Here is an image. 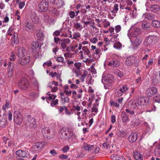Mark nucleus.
<instances>
[{"label":"nucleus","instance_id":"f257e3e1","mask_svg":"<svg viewBox=\"0 0 160 160\" xmlns=\"http://www.w3.org/2000/svg\"><path fill=\"white\" fill-rule=\"evenodd\" d=\"M59 135L61 138L66 140L71 138L73 135L74 133L72 128L63 127L60 130Z\"/></svg>","mask_w":160,"mask_h":160},{"label":"nucleus","instance_id":"f03ea898","mask_svg":"<svg viewBox=\"0 0 160 160\" xmlns=\"http://www.w3.org/2000/svg\"><path fill=\"white\" fill-rule=\"evenodd\" d=\"M149 101V99L147 97H142L138 98V106L137 107L138 110L135 112L137 114H140L144 112V107L142 108V106L144 107L146 105Z\"/></svg>","mask_w":160,"mask_h":160},{"label":"nucleus","instance_id":"7ed1b4c3","mask_svg":"<svg viewBox=\"0 0 160 160\" xmlns=\"http://www.w3.org/2000/svg\"><path fill=\"white\" fill-rule=\"evenodd\" d=\"M139 60L133 56H130L128 57L126 60L125 64L128 66L132 65L137 67L138 66Z\"/></svg>","mask_w":160,"mask_h":160},{"label":"nucleus","instance_id":"20e7f679","mask_svg":"<svg viewBox=\"0 0 160 160\" xmlns=\"http://www.w3.org/2000/svg\"><path fill=\"white\" fill-rule=\"evenodd\" d=\"M18 86L19 88L22 90H27L29 86L28 80L24 78H22L18 82Z\"/></svg>","mask_w":160,"mask_h":160},{"label":"nucleus","instance_id":"39448f33","mask_svg":"<svg viewBox=\"0 0 160 160\" xmlns=\"http://www.w3.org/2000/svg\"><path fill=\"white\" fill-rule=\"evenodd\" d=\"M48 3L45 0H43L38 4V10L40 12H45L48 9Z\"/></svg>","mask_w":160,"mask_h":160},{"label":"nucleus","instance_id":"423d86ee","mask_svg":"<svg viewBox=\"0 0 160 160\" xmlns=\"http://www.w3.org/2000/svg\"><path fill=\"white\" fill-rule=\"evenodd\" d=\"M128 89L129 88L127 85L120 86L119 89H118L116 92V95L118 97H120L123 94H125Z\"/></svg>","mask_w":160,"mask_h":160},{"label":"nucleus","instance_id":"0eeeda50","mask_svg":"<svg viewBox=\"0 0 160 160\" xmlns=\"http://www.w3.org/2000/svg\"><path fill=\"white\" fill-rule=\"evenodd\" d=\"M14 121L17 125H20L23 121L22 115L18 112H15L13 114Z\"/></svg>","mask_w":160,"mask_h":160},{"label":"nucleus","instance_id":"6e6552de","mask_svg":"<svg viewBox=\"0 0 160 160\" xmlns=\"http://www.w3.org/2000/svg\"><path fill=\"white\" fill-rule=\"evenodd\" d=\"M51 130L52 129H49L48 128L46 127L42 129V132L43 137L45 138H47L48 139L50 138L53 137Z\"/></svg>","mask_w":160,"mask_h":160},{"label":"nucleus","instance_id":"1a4fd4ad","mask_svg":"<svg viewBox=\"0 0 160 160\" xmlns=\"http://www.w3.org/2000/svg\"><path fill=\"white\" fill-rule=\"evenodd\" d=\"M26 123L31 128H35L37 127L35 119L30 116L28 117Z\"/></svg>","mask_w":160,"mask_h":160},{"label":"nucleus","instance_id":"9d476101","mask_svg":"<svg viewBox=\"0 0 160 160\" xmlns=\"http://www.w3.org/2000/svg\"><path fill=\"white\" fill-rule=\"evenodd\" d=\"M7 117L6 114L3 113L2 116H0V127L5 128L7 124Z\"/></svg>","mask_w":160,"mask_h":160},{"label":"nucleus","instance_id":"9b49d317","mask_svg":"<svg viewBox=\"0 0 160 160\" xmlns=\"http://www.w3.org/2000/svg\"><path fill=\"white\" fill-rule=\"evenodd\" d=\"M157 91L158 89L156 87H152L148 89L146 91V93L148 96L151 97L155 94Z\"/></svg>","mask_w":160,"mask_h":160},{"label":"nucleus","instance_id":"f8f14e48","mask_svg":"<svg viewBox=\"0 0 160 160\" xmlns=\"http://www.w3.org/2000/svg\"><path fill=\"white\" fill-rule=\"evenodd\" d=\"M15 153L17 156L20 157L27 158L29 156L28 152L27 150H19L16 152Z\"/></svg>","mask_w":160,"mask_h":160},{"label":"nucleus","instance_id":"ddd939ff","mask_svg":"<svg viewBox=\"0 0 160 160\" xmlns=\"http://www.w3.org/2000/svg\"><path fill=\"white\" fill-rule=\"evenodd\" d=\"M14 68V63L13 62H9L8 65V72L7 75L9 78L11 77L13 74V70Z\"/></svg>","mask_w":160,"mask_h":160},{"label":"nucleus","instance_id":"4468645a","mask_svg":"<svg viewBox=\"0 0 160 160\" xmlns=\"http://www.w3.org/2000/svg\"><path fill=\"white\" fill-rule=\"evenodd\" d=\"M71 41L68 38H63L61 39V46L63 49L66 48L67 45L70 43Z\"/></svg>","mask_w":160,"mask_h":160},{"label":"nucleus","instance_id":"2eb2a0df","mask_svg":"<svg viewBox=\"0 0 160 160\" xmlns=\"http://www.w3.org/2000/svg\"><path fill=\"white\" fill-rule=\"evenodd\" d=\"M26 52L25 49L23 47H19L18 49V52L17 54L20 58H21L24 57Z\"/></svg>","mask_w":160,"mask_h":160},{"label":"nucleus","instance_id":"dca6fc26","mask_svg":"<svg viewBox=\"0 0 160 160\" xmlns=\"http://www.w3.org/2000/svg\"><path fill=\"white\" fill-rule=\"evenodd\" d=\"M149 10L154 13H158L160 10V6L158 4H152L149 7Z\"/></svg>","mask_w":160,"mask_h":160},{"label":"nucleus","instance_id":"f3484780","mask_svg":"<svg viewBox=\"0 0 160 160\" xmlns=\"http://www.w3.org/2000/svg\"><path fill=\"white\" fill-rule=\"evenodd\" d=\"M153 39L154 37L151 36L147 37L144 41V45L146 46L150 45L152 42Z\"/></svg>","mask_w":160,"mask_h":160},{"label":"nucleus","instance_id":"a211bd4d","mask_svg":"<svg viewBox=\"0 0 160 160\" xmlns=\"http://www.w3.org/2000/svg\"><path fill=\"white\" fill-rule=\"evenodd\" d=\"M141 33L140 29L137 27H134L133 31L130 33V36L132 37H136Z\"/></svg>","mask_w":160,"mask_h":160},{"label":"nucleus","instance_id":"6ab92c4d","mask_svg":"<svg viewBox=\"0 0 160 160\" xmlns=\"http://www.w3.org/2000/svg\"><path fill=\"white\" fill-rule=\"evenodd\" d=\"M138 134L136 132L132 133L128 137V138L130 142H135L138 137Z\"/></svg>","mask_w":160,"mask_h":160},{"label":"nucleus","instance_id":"aec40b11","mask_svg":"<svg viewBox=\"0 0 160 160\" xmlns=\"http://www.w3.org/2000/svg\"><path fill=\"white\" fill-rule=\"evenodd\" d=\"M30 61V59L29 57H23L19 60V62L22 65H25L28 63Z\"/></svg>","mask_w":160,"mask_h":160},{"label":"nucleus","instance_id":"412c9836","mask_svg":"<svg viewBox=\"0 0 160 160\" xmlns=\"http://www.w3.org/2000/svg\"><path fill=\"white\" fill-rule=\"evenodd\" d=\"M142 41V39L140 37H136L133 40L132 42L134 47H138Z\"/></svg>","mask_w":160,"mask_h":160},{"label":"nucleus","instance_id":"4be33fe9","mask_svg":"<svg viewBox=\"0 0 160 160\" xmlns=\"http://www.w3.org/2000/svg\"><path fill=\"white\" fill-rule=\"evenodd\" d=\"M94 146V145L89 144L84 142L83 144L82 148L86 151L90 152L93 148Z\"/></svg>","mask_w":160,"mask_h":160},{"label":"nucleus","instance_id":"5701e85b","mask_svg":"<svg viewBox=\"0 0 160 160\" xmlns=\"http://www.w3.org/2000/svg\"><path fill=\"white\" fill-rule=\"evenodd\" d=\"M113 79L112 75L111 74H108L103 77V80L106 82L111 83Z\"/></svg>","mask_w":160,"mask_h":160},{"label":"nucleus","instance_id":"b1692460","mask_svg":"<svg viewBox=\"0 0 160 160\" xmlns=\"http://www.w3.org/2000/svg\"><path fill=\"white\" fill-rule=\"evenodd\" d=\"M143 16L144 18L149 20H152L155 18V15L151 13L144 14Z\"/></svg>","mask_w":160,"mask_h":160},{"label":"nucleus","instance_id":"393cba45","mask_svg":"<svg viewBox=\"0 0 160 160\" xmlns=\"http://www.w3.org/2000/svg\"><path fill=\"white\" fill-rule=\"evenodd\" d=\"M108 65L112 67H117L119 65V62L117 60H112L108 63Z\"/></svg>","mask_w":160,"mask_h":160},{"label":"nucleus","instance_id":"a878e982","mask_svg":"<svg viewBox=\"0 0 160 160\" xmlns=\"http://www.w3.org/2000/svg\"><path fill=\"white\" fill-rule=\"evenodd\" d=\"M128 108H130L132 109H135L137 107L136 102L134 101L130 100L128 103Z\"/></svg>","mask_w":160,"mask_h":160},{"label":"nucleus","instance_id":"bb28decb","mask_svg":"<svg viewBox=\"0 0 160 160\" xmlns=\"http://www.w3.org/2000/svg\"><path fill=\"white\" fill-rule=\"evenodd\" d=\"M121 117L122 122L123 123H126L128 122V117L124 112H122Z\"/></svg>","mask_w":160,"mask_h":160},{"label":"nucleus","instance_id":"cd10ccee","mask_svg":"<svg viewBox=\"0 0 160 160\" xmlns=\"http://www.w3.org/2000/svg\"><path fill=\"white\" fill-rule=\"evenodd\" d=\"M134 158L136 160H142L143 159L142 155L137 152L134 153Z\"/></svg>","mask_w":160,"mask_h":160},{"label":"nucleus","instance_id":"c85d7f7f","mask_svg":"<svg viewBox=\"0 0 160 160\" xmlns=\"http://www.w3.org/2000/svg\"><path fill=\"white\" fill-rule=\"evenodd\" d=\"M150 24L146 22H143L142 23V27L143 29L148 31L149 29Z\"/></svg>","mask_w":160,"mask_h":160},{"label":"nucleus","instance_id":"c756f323","mask_svg":"<svg viewBox=\"0 0 160 160\" xmlns=\"http://www.w3.org/2000/svg\"><path fill=\"white\" fill-rule=\"evenodd\" d=\"M43 144L42 142H39L36 143L33 146V148L34 149L40 148V150L42 149Z\"/></svg>","mask_w":160,"mask_h":160},{"label":"nucleus","instance_id":"7c9ffc66","mask_svg":"<svg viewBox=\"0 0 160 160\" xmlns=\"http://www.w3.org/2000/svg\"><path fill=\"white\" fill-rule=\"evenodd\" d=\"M139 124V120L136 118H134L132 121L131 125L135 127H136Z\"/></svg>","mask_w":160,"mask_h":160},{"label":"nucleus","instance_id":"2f4dec72","mask_svg":"<svg viewBox=\"0 0 160 160\" xmlns=\"http://www.w3.org/2000/svg\"><path fill=\"white\" fill-rule=\"evenodd\" d=\"M36 36L38 37V39L40 40L43 38L44 37V35L42 32V31L41 30H39L37 31Z\"/></svg>","mask_w":160,"mask_h":160},{"label":"nucleus","instance_id":"473e14b6","mask_svg":"<svg viewBox=\"0 0 160 160\" xmlns=\"http://www.w3.org/2000/svg\"><path fill=\"white\" fill-rule=\"evenodd\" d=\"M92 20V19L90 18V16L87 14H85L83 16L82 19L81 21H82V22H83V21H91Z\"/></svg>","mask_w":160,"mask_h":160},{"label":"nucleus","instance_id":"72a5a7b5","mask_svg":"<svg viewBox=\"0 0 160 160\" xmlns=\"http://www.w3.org/2000/svg\"><path fill=\"white\" fill-rule=\"evenodd\" d=\"M74 27L76 29L79 31H81L83 28L82 25L79 23H74Z\"/></svg>","mask_w":160,"mask_h":160},{"label":"nucleus","instance_id":"f704fd0d","mask_svg":"<svg viewBox=\"0 0 160 160\" xmlns=\"http://www.w3.org/2000/svg\"><path fill=\"white\" fill-rule=\"evenodd\" d=\"M152 25L153 27L156 28L160 27V22L159 21L157 20H155L152 21Z\"/></svg>","mask_w":160,"mask_h":160},{"label":"nucleus","instance_id":"c9c22d12","mask_svg":"<svg viewBox=\"0 0 160 160\" xmlns=\"http://www.w3.org/2000/svg\"><path fill=\"white\" fill-rule=\"evenodd\" d=\"M31 46L32 49H36L39 46V44L37 41L33 42L31 44Z\"/></svg>","mask_w":160,"mask_h":160},{"label":"nucleus","instance_id":"e433bc0d","mask_svg":"<svg viewBox=\"0 0 160 160\" xmlns=\"http://www.w3.org/2000/svg\"><path fill=\"white\" fill-rule=\"evenodd\" d=\"M12 38L13 39V42L14 44H17L19 42V39L17 34H15L14 33L13 36Z\"/></svg>","mask_w":160,"mask_h":160},{"label":"nucleus","instance_id":"4c0bfd02","mask_svg":"<svg viewBox=\"0 0 160 160\" xmlns=\"http://www.w3.org/2000/svg\"><path fill=\"white\" fill-rule=\"evenodd\" d=\"M98 103L97 105L96 104H93V107L92 108V112H94L97 114L98 112V109L97 108H96V107H98Z\"/></svg>","mask_w":160,"mask_h":160},{"label":"nucleus","instance_id":"58836bf2","mask_svg":"<svg viewBox=\"0 0 160 160\" xmlns=\"http://www.w3.org/2000/svg\"><path fill=\"white\" fill-rule=\"evenodd\" d=\"M122 44L119 42H115L113 45V47L117 49H120L122 48Z\"/></svg>","mask_w":160,"mask_h":160},{"label":"nucleus","instance_id":"ea45409f","mask_svg":"<svg viewBox=\"0 0 160 160\" xmlns=\"http://www.w3.org/2000/svg\"><path fill=\"white\" fill-rule=\"evenodd\" d=\"M58 99L52 100L50 103V105L52 107H53L58 104Z\"/></svg>","mask_w":160,"mask_h":160},{"label":"nucleus","instance_id":"a19ab883","mask_svg":"<svg viewBox=\"0 0 160 160\" xmlns=\"http://www.w3.org/2000/svg\"><path fill=\"white\" fill-rule=\"evenodd\" d=\"M81 34L79 32H75L73 35L72 39H77L78 38H80Z\"/></svg>","mask_w":160,"mask_h":160},{"label":"nucleus","instance_id":"79ce46f5","mask_svg":"<svg viewBox=\"0 0 160 160\" xmlns=\"http://www.w3.org/2000/svg\"><path fill=\"white\" fill-rule=\"evenodd\" d=\"M102 22L105 28H107L108 27L110 26V23L109 22L107 21L106 19H104Z\"/></svg>","mask_w":160,"mask_h":160},{"label":"nucleus","instance_id":"37998d69","mask_svg":"<svg viewBox=\"0 0 160 160\" xmlns=\"http://www.w3.org/2000/svg\"><path fill=\"white\" fill-rule=\"evenodd\" d=\"M155 154L157 155H160V147L157 146L155 149Z\"/></svg>","mask_w":160,"mask_h":160},{"label":"nucleus","instance_id":"c03bdc74","mask_svg":"<svg viewBox=\"0 0 160 160\" xmlns=\"http://www.w3.org/2000/svg\"><path fill=\"white\" fill-rule=\"evenodd\" d=\"M126 133L123 131H120L118 133V135L119 137H124L126 135Z\"/></svg>","mask_w":160,"mask_h":160},{"label":"nucleus","instance_id":"a18cd8bd","mask_svg":"<svg viewBox=\"0 0 160 160\" xmlns=\"http://www.w3.org/2000/svg\"><path fill=\"white\" fill-rule=\"evenodd\" d=\"M110 105L111 106H115L116 108H118L119 106V104L118 102L113 101H111L110 102Z\"/></svg>","mask_w":160,"mask_h":160},{"label":"nucleus","instance_id":"49530a36","mask_svg":"<svg viewBox=\"0 0 160 160\" xmlns=\"http://www.w3.org/2000/svg\"><path fill=\"white\" fill-rule=\"evenodd\" d=\"M82 49L84 52V53L88 55L90 53V51L88 49L85 47H83L82 48Z\"/></svg>","mask_w":160,"mask_h":160},{"label":"nucleus","instance_id":"de8ad7c7","mask_svg":"<svg viewBox=\"0 0 160 160\" xmlns=\"http://www.w3.org/2000/svg\"><path fill=\"white\" fill-rule=\"evenodd\" d=\"M25 27L29 29H31L32 28V25L31 23H30L28 21H27L25 24Z\"/></svg>","mask_w":160,"mask_h":160},{"label":"nucleus","instance_id":"09e8293b","mask_svg":"<svg viewBox=\"0 0 160 160\" xmlns=\"http://www.w3.org/2000/svg\"><path fill=\"white\" fill-rule=\"evenodd\" d=\"M137 110H138V109L135 110L134 112L133 111L130 110L129 109H126L125 110V111L127 113H129L130 114L133 115L135 113H136V114L137 115V114H136V113L135 112L137 111Z\"/></svg>","mask_w":160,"mask_h":160},{"label":"nucleus","instance_id":"8fccbe9b","mask_svg":"<svg viewBox=\"0 0 160 160\" xmlns=\"http://www.w3.org/2000/svg\"><path fill=\"white\" fill-rule=\"evenodd\" d=\"M43 18L45 22H48L49 21L50 18L47 14L45 13L44 14Z\"/></svg>","mask_w":160,"mask_h":160},{"label":"nucleus","instance_id":"3c124183","mask_svg":"<svg viewBox=\"0 0 160 160\" xmlns=\"http://www.w3.org/2000/svg\"><path fill=\"white\" fill-rule=\"evenodd\" d=\"M56 97V95L52 94L50 96L47 97V98L50 100H54L55 99Z\"/></svg>","mask_w":160,"mask_h":160},{"label":"nucleus","instance_id":"603ef678","mask_svg":"<svg viewBox=\"0 0 160 160\" xmlns=\"http://www.w3.org/2000/svg\"><path fill=\"white\" fill-rule=\"evenodd\" d=\"M54 40L55 43L56 44L61 43L60 42H61V39H60L58 37H54Z\"/></svg>","mask_w":160,"mask_h":160},{"label":"nucleus","instance_id":"864d4df0","mask_svg":"<svg viewBox=\"0 0 160 160\" xmlns=\"http://www.w3.org/2000/svg\"><path fill=\"white\" fill-rule=\"evenodd\" d=\"M54 15L55 17H59L62 16V13H61V12L59 10H57Z\"/></svg>","mask_w":160,"mask_h":160},{"label":"nucleus","instance_id":"5fc2aeb1","mask_svg":"<svg viewBox=\"0 0 160 160\" xmlns=\"http://www.w3.org/2000/svg\"><path fill=\"white\" fill-rule=\"evenodd\" d=\"M69 16L71 18H73L76 16L75 13L73 11H71L69 12Z\"/></svg>","mask_w":160,"mask_h":160},{"label":"nucleus","instance_id":"6e6d98bb","mask_svg":"<svg viewBox=\"0 0 160 160\" xmlns=\"http://www.w3.org/2000/svg\"><path fill=\"white\" fill-rule=\"evenodd\" d=\"M32 22L35 23L38 22L39 21L38 18L37 16L32 17Z\"/></svg>","mask_w":160,"mask_h":160},{"label":"nucleus","instance_id":"4d7b16f0","mask_svg":"<svg viewBox=\"0 0 160 160\" xmlns=\"http://www.w3.org/2000/svg\"><path fill=\"white\" fill-rule=\"evenodd\" d=\"M87 75V74L86 72H84L83 73L81 76V77L80 78V79L82 82L84 81L85 78Z\"/></svg>","mask_w":160,"mask_h":160},{"label":"nucleus","instance_id":"13d9d810","mask_svg":"<svg viewBox=\"0 0 160 160\" xmlns=\"http://www.w3.org/2000/svg\"><path fill=\"white\" fill-rule=\"evenodd\" d=\"M119 5L117 3H115L114 4L113 9L115 11V13H117L118 10Z\"/></svg>","mask_w":160,"mask_h":160},{"label":"nucleus","instance_id":"bf43d9fd","mask_svg":"<svg viewBox=\"0 0 160 160\" xmlns=\"http://www.w3.org/2000/svg\"><path fill=\"white\" fill-rule=\"evenodd\" d=\"M66 108V107L65 106L63 107H60L59 108H58V110L59 111V113H61L64 110H65V108Z\"/></svg>","mask_w":160,"mask_h":160},{"label":"nucleus","instance_id":"052dcab7","mask_svg":"<svg viewBox=\"0 0 160 160\" xmlns=\"http://www.w3.org/2000/svg\"><path fill=\"white\" fill-rule=\"evenodd\" d=\"M58 3H57V4L59 5V7H61L64 5V3L63 1L62 0H58Z\"/></svg>","mask_w":160,"mask_h":160},{"label":"nucleus","instance_id":"680f3d73","mask_svg":"<svg viewBox=\"0 0 160 160\" xmlns=\"http://www.w3.org/2000/svg\"><path fill=\"white\" fill-rule=\"evenodd\" d=\"M154 101L158 103H160V95L154 97Z\"/></svg>","mask_w":160,"mask_h":160},{"label":"nucleus","instance_id":"e2e57ef3","mask_svg":"<svg viewBox=\"0 0 160 160\" xmlns=\"http://www.w3.org/2000/svg\"><path fill=\"white\" fill-rule=\"evenodd\" d=\"M117 75L120 78H121L124 75L123 72L122 71L118 70L117 72Z\"/></svg>","mask_w":160,"mask_h":160},{"label":"nucleus","instance_id":"0e129e2a","mask_svg":"<svg viewBox=\"0 0 160 160\" xmlns=\"http://www.w3.org/2000/svg\"><path fill=\"white\" fill-rule=\"evenodd\" d=\"M49 11L53 14L55 13L57 10L56 8L52 7L49 9Z\"/></svg>","mask_w":160,"mask_h":160},{"label":"nucleus","instance_id":"69168bd1","mask_svg":"<svg viewBox=\"0 0 160 160\" xmlns=\"http://www.w3.org/2000/svg\"><path fill=\"white\" fill-rule=\"evenodd\" d=\"M121 27L120 25H117L115 27V32L117 33H118L121 31Z\"/></svg>","mask_w":160,"mask_h":160},{"label":"nucleus","instance_id":"338daca9","mask_svg":"<svg viewBox=\"0 0 160 160\" xmlns=\"http://www.w3.org/2000/svg\"><path fill=\"white\" fill-rule=\"evenodd\" d=\"M63 92L68 96H70L72 93V91L71 90L68 91L67 90H64Z\"/></svg>","mask_w":160,"mask_h":160},{"label":"nucleus","instance_id":"774afa93","mask_svg":"<svg viewBox=\"0 0 160 160\" xmlns=\"http://www.w3.org/2000/svg\"><path fill=\"white\" fill-rule=\"evenodd\" d=\"M118 155L113 154L111 156V158L113 160H117V159L118 158Z\"/></svg>","mask_w":160,"mask_h":160}]
</instances>
